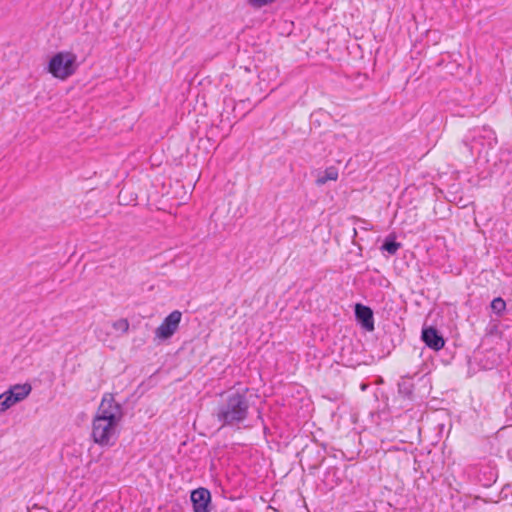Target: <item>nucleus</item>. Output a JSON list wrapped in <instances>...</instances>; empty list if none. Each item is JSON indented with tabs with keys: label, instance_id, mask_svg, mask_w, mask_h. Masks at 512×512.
Wrapping results in <instances>:
<instances>
[{
	"label": "nucleus",
	"instance_id": "nucleus-1",
	"mask_svg": "<svg viewBox=\"0 0 512 512\" xmlns=\"http://www.w3.org/2000/svg\"><path fill=\"white\" fill-rule=\"evenodd\" d=\"M248 391L249 388L235 390L222 397L214 414L222 427L235 426L247 419L250 407Z\"/></svg>",
	"mask_w": 512,
	"mask_h": 512
},
{
	"label": "nucleus",
	"instance_id": "nucleus-2",
	"mask_svg": "<svg viewBox=\"0 0 512 512\" xmlns=\"http://www.w3.org/2000/svg\"><path fill=\"white\" fill-rule=\"evenodd\" d=\"M77 56L72 52L61 51L51 57L48 62V72L59 79H66L77 69Z\"/></svg>",
	"mask_w": 512,
	"mask_h": 512
},
{
	"label": "nucleus",
	"instance_id": "nucleus-3",
	"mask_svg": "<svg viewBox=\"0 0 512 512\" xmlns=\"http://www.w3.org/2000/svg\"><path fill=\"white\" fill-rule=\"evenodd\" d=\"M117 423L95 416L92 427V437L97 444L113 445L116 441Z\"/></svg>",
	"mask_w": 512,
	"mask_h": 512
},
{
	"label": "nucleus",
	"instance_id": "nucleus-4",
	"mask_svg": "<svg viewBox=\"0 0 512 512\" xmlns=\"http://www.w3.org/2000/svg\"><path fill=\"white\" fill-rule=\"evenodd\" d=\"M31 391L32 386L29 383L11 386L7 391L0 394V412H4L11 406L24 400Z\"/></svg>",
	"mask_w": 512,
	"mask_h": 512
},
{
	"label": "nucleus",
	"instance_id": "nucleus-5",
	"mask_svg": "<svg viewBox=\"0 0 512 512\" xmlns=\"http://www.w3.org/2000/svg\"><path fill=\"white\" fill-rule=\"evenodd\" d=\"M96 416L118 423L122 417V407L120 404L115 402L112 395H105L98 408Z\"/></svg>",
	"mask_w": 512,
	"mask_h": 512
},
{
	"label": "nucleus",
	"instance_id": "nucleus-6",
	"mask_svg": "<svg viewBox=\"0 0 512 512\" xmlns=\"http://www.w3.org/2000/svg\"><path fill=\"white\" fill-rule=\"evenodd\" d=\"M182 318V313L178 310L172 311L164 318L160 326L156 329L155 335L161 340L170 339L177 331Z\"/></svg>",
	"mask_w": 512,
	"mask_h": 512
},
{
	"label": "nucleus",
	"instance_id": "nucleus-7",
	"mask_svg": "<svg viewBox=\"0 0 512 512\" xmlns=\"http://www.w3.org/2000/svg\"><path fill=\"white\" fill-rule=\"evenodd\" d=\"M190 500L193 512H210L212 509L211 492L204 487H199L191 491Z\"/></svg>",
	"mask_w": 512,
	"mask_h": 512
},
{
	"label": "nucleus",
	"instance_id": "nucleus-8",
	"mask_svg": "<svg viewBox=\"0 0 512 512\" xmlns=\"http://www.w3.org/2000/svg\"><path fill=\"white\" fill-rule=\"evenodd\" d=\"M354 314L357 323L360 324L364 330L368 332L374 331V313L369 306L361 303L355 304Z\"/></svg>",
	"mask_w": 512,
	"mask_h": 512
},
{
	"label": "nucleus",
	"instance_id": "nucleus-9",
	"mask_svg": "<svg viewBox=\"0 0 512 512\" xmlns=\"http://www.w3.org/2000/svg\"><path fill=\"white\" fill-rule=\"evenodd\" d=\"M421 339L427 347L434 351H439L445 345V339L437 328L433 326L424 327L421 333Z\"/></svg>",
	"mask_w": 512,
	"mask_h": 512
},
{
	"label": "nucleus",
	"instance_id": "nucleus-10",
	"mask_svg": "<svg viewBox=\"0 0 512 512\" xmlns=\"http://www.w3.org/2000/svg\"><path fill=\"white\" fill-rule=\"evenodd\" d=\"M398 394L404 400L412 401L414 399V383L411 378H401L398 382Z\"/></svg>",
	"mask_w": 512,
	"mask_h": 512
},
{
	"label": "nucleus",
	"instance_id": "nucleus-11",
	"mask_svg": "<svg viewBox=\"0 0 512 512\" xmlns=\"http://www.w3.org/2000/svg\"><path fill=\"white\" fill-rule=\"evenodd\" d=\"M338 179V169L334 166L326 168L323 172L319 173L315 183L317 186H322L328 181H336Z\"/></svg>",
	"mask_w": 512,
	"mask_h": 512
},
{
	"label": "nucleus",
	"instance_id": "nucleus-12",
	"mask_svg": "<svg viewBox=\"0 0 512 512\" xmlns=\"http://www.w3.org/2000/svg\"><path fill=\"white\" fill-rule=\"evenodd\" d=\"M400 247L401 243L397 242L396 237L390 234L385 238L380 249L386 251L389 255H395Z\"/></svg>",
	"mask_w": 512,
	"mask_h": 512
},
{
	"label": "nucleus",
	"instance_id": "nucleus-13",
	"mask_svg": "<svg viewBox=\"0 0 512 512\" xmlns=\"http://www.w3.org/2000/svg\"><path fill=\"white\" fill-rule=\"evenodd\" d=\"M490 307L493 313L500 317L506 310V302L502 297H496L491 301Z\"/></svg>",
	"mask_w": 512,
	"mask_h": 512
},
{
	"label": "nucleus",
	"instance_id": "nucleus-14",
	"mask_svg": "<svg viewBox=\"0 0 512 512\" xmlns=\"http://www.w3.org/2000/svg\"><path fill=\"white\" fill-rule=\"evenodd\" d=\"M325 449H326L325 445H322L321 449L317 448L315 461L309 465L310 471L319 469V467L325 460V455H324Z\"/></svg>",
	"mask_w": 512,
	"mask_h": 512
},
{
	"label": "nucleus",
	"instance_id": "nucleus-15",
	"mask_svg": "<svg viewBox=\"0 0 512 512\" xmlns=\"http://www.w3.org/2000/svg\"><path fill=\"white\" fill-rule=\"evenodd\" d=\"M113 327L117 331H121L123 333L127 332L129 329V322L127 319H119L116 322L113 323Z\"/></svg>",
	"mask_w": 512,
	"mask_h": 512
},
{
	"label": "nucleus",
	"instance_id": "nucleus-16",
	"mask_svg": "<svg viewBox=\"0 0 512 512\" xmlns=\"http://www.w3.org/2000/svg\"><path fill=\"white\" fill-rule=\"evenodd\" d=\"M351 346L352 345L350 344L348 347H343L342 352L340 354L341 360L343 362H346L345 365H347V366H354L356 364V362L352 358L346 357V350L351 349Z\"/></svg>",
	"mask_w": 512,
	"mask_h": 512
},
{
	"label": "nucleus",
	"instance_id": "nucleus-17",
	"mask_svg": "<svg viewBox=\"0 0 512 512\" xmlns=\"http://www.w3.org/2000/svg\"><path fill=\"white\" fill-rule=\"evenodd\" d=\"M275 0H248V4L253 8H261L273 3Z\"/></svg>",
	"mask_w": 512,
	"mask_h": 512
},
{
	"label": "nucleus",
	"instance_id": "nucleus-18",
	"mask_svg": "<svg viewBox=\"0 0 512 512\" xmlns=\"http://www.w3.org/2000/svg\"><path fill=\"white\" fill-rule=\"evenodd\" d=\"M312 450H313V448H311V447H309V446H306V447L303 449L302 453H303L305 456H310V454L312 453Z\"/></svg>",
	"mask_w": 512,
	"mask_h": 512
}]
</instances>
